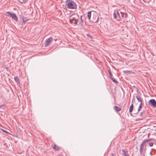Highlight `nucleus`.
<instances>
[{
	"mask_svg": "<svg viewBox=\"0 0 156 156\" xmlns=\"http://www.w3.org/2000/svg\"><path fill=\"white\" fill-rule=\"evenodd\" d=\"M113 15L114 19L118 21L126 19L127 16V13L122 12L120 9L115 10Z\"/></svg>",
	"mask_w": 156,
	"mask_h": 156,
	"instance_id": "obj_1",
	"label": "nucleus"
},
{
	"mask_svg": "<svg viewBox=\"0 0 156 156\" xmlns=\"http://www.w3.org/2000/svg\"><path fill=\"white\" fill-rule=\"evenodd\" d=\"M151 139L144 140L140 144V146H151Z\"/></svg>",
	"mask_w": 156,
	"mask_h": 156,
	"instance_id": "obj_2",
	"label": "nucleus"
},
{
	"mask_svg": "<svg viewBox=\"0 0 156 156\" xmlns=\"http://www.w3.org/2000/svg\"><path fill=\"white\" fill-rule=\"evenodd\" d=\"M67 8L70 9H76L77 8V5L73 2H70L68 3Z\"/></svg>",
	"mask_w": 156,
	"mask_h": 156,
	"instance_id": "obj_3",
	"label": "nucleus"
},
{
	"mask_svg": "<svg viewBox=\"0 0 156 156\" xmlns=\"http://www.w3.org/2000/svg\"><path fill=\"white\" fill-rule=\"evenodd\" d=\"M109 31L111 33H116L117 31V28L115 25L112 24L109 27Z\"/></svg>",
	"mask_w": 156,
	"mask_h": 156,
	"instance_id": "obj_4",
	"label": "nucleus"
},
{
	"mask_svg": "<svg viewBox=\"0 0 156 156\" xmlns=\"http://www.w3.org/2000/svg\"><path fill=\"white\" fill-rule=\"evenodd\" d=\"M6 13L8 14V16L11 17L12 19L15 21H18L17 17L15 13H12L10 12H6Z\"/></svg>",
	"mask_w": 156,
	"mask_h": 156,
	"instance_id": "obj_5",
	"label": "nucleus"
},
{
	"mask_svg": "<svg viewBox=\"0 0 156 156\" xmlns=\"http://www.w3.org/2000/svg\"><path fill=\"white\" fill-rule=\"evenodd\" d=\"M79 16L78 15H76L75 14H72L69 17V18H71L72 20H74L75 22L74 23V24L76 25L77 24L78 22L79 21L78 19Z\"/></svg>",
	"mask_w": 156,
	"mask_h": 156,
	"instance_id": "obj_6",
	"label": "nucleus"
},
{
	"mask_svg": "<svg viewBox=\"0 0 156 156\" xmlns=\"http://www.w3.org/2000/svg\"><path fill=\"white\" fill-rule=\"evenodd\" d=\"M148 104L154 108L156 107V101L154 99L150 100L148 101Z\"/></svg>",
	"mask_w": 156,
	"mask_h": 156,
	"instance_id": "obj_7",
	"label": "nucleus"
},
{
	"mask_svg": "<svg viewBox=\"0 0 156 156\" xmlns=\"http://www.w3.org/2000/svg\"><path fill=\"white\" fill-rule=\"evenodd\" d=\"M53 40V38L52 37H50L48 39H47L45 42L44 46L45 47H47L49 45L50 43Z\"/></svg>",
	"mask_w": 156,
	"mask_h": 156,
	"instance_id": "obj_8",
	"label": "nucleus"
},
{
	"mask_svg": "<svg viewBox=\"0 0 156 156\" xmlns=\"http://www.w3.org/2000/svg\"><path fill=\"white\" fill-rule=\"evenodd\" d=\"M122 154L124 156H129V155L128 153V151L126 149H124L122 150Z\"/></svg>",
	"mask_w": 156,
	"mask_h": 156,
	"instance_id": "obj_9",
	"label": "nucleus"
},
{
	"mask_svg": "<svg viewBox=\"0 0 156 156\" xmlns=\"http://www.w3.org/2000/svg\"><path fill=\"white\" fill-rule=\"evenodd\" d=\"M136 98L138 102H140V103H143V101L141 98V95H137L136 96Z\"/></svg>",
	"mask_w": 156,
	"mask_h": 156,
	"instance_id": "obj_10",
	"label": "nucleus"
},
{
	"mask_svg": "<svg viewBox=\"0 0 156 156\" xmlns=\"http://www.w3.org/2000/svg\"><path fill=\"white\" fill-rule=\"evenodd\" d=\"M151 143H152L151 144V146H152L154 144L155 145H156V140L154 138L151 139Z\"/></svg>",
	"mask_w": 156,
	"mask_h": 156,
	"instance_id": "obj_11",
	"label": "nucleus"
},
{
	"mask_svg": "<svg viewBox=\"0 0 156 156\" xmlns=\"http://www.w3.org/2000/svg\"><path fill=\"white\" fill-rule=\"evenodd\" d=\"M80 22L79 24L80 25L82 26H83L85 25V24L84 23L83 21V20L82 19V16H80Z\"/></svg>",
	"mask_w": 156,
	"mask_h": 156,
	"instance_id": "obj_12",
	"label": "nucleus"
},
{
	"mask_svg": "<svg viewBox=\"0 0 156 156\" xmlns=\"http://www.w3.org/2000/svg\"><path fill=\"white\" fill-rule=\"evenodd\" d=\"M114 109L117 112H118L121 110V108L115 106L114 107Z\"/></svg>",
	"mask_w": 156,
	"mask_h": 156,
	"instance_id": "obj_13",
	"label": "nucleus"
},
{
	"mask_svg": "<svg viewBox=\"0 0 156 156\" xmlns=\"http://www.w3.org/2000/svg\"><path fill=\"white\" fill-rule=\"evenodd\" d=\"M133 104H131V105L129 107V111L130 113H131L132 112L133 110Z\"/></svg>",
	"mask_w": 156,
	"mask_h": 156,
	"instance_id": "obj_14",
	"label": "nucleus"
},
{
	"mask_svg": "<svg viewBox=\"0 0 156 156\" xmlns=\"http://www.w3.org/2000/svg\"><path fill=\"white\" fill-rule=\"evenodd\" d=\"M143 105V103H140V104L139 107H138V111L136 113H137V112H138L141 110V108L142 107V105Z\"/></svg>",
	"mask_w": 156,
	"mask_h": 156,
	"instance_id": "obj_15",
	"label": "nucleus"
},
{
	"mask_svg": "<svg viewBox=\"0 0 156 156\" xmlns=\"http://www.w3.org/2000/svg\"><path fill=\"white\" fill-rule=\"evenodd\" d=\"M30 19H28L27 18L23 17V21L24 23H25L26 22L27 20H29Z\"/></svg>",
	"mask_w": 156,
	"mask_h": 156,
	"instance_id": "obj_16",
	"label": "nucleus"
},
{
	"mask_svg": "<svg viewBox=\"0 0 156 156\" xmlns=\"http://www.w3.org/2000/svg\"><path fill=\"white\" fill-rule=\"evenodd\" d=\"M123 73L127 74H130L132 73V72L130 71L126 70L123 71Z\"/></svg>",
	"mask_w": 156,
	"mask_h": 156,
	"instance_id": "obj_17",
	"label": "nucleus"
},
{
	"mask_svg": "<svg viewBox=\"0 0 156 156\" xmlns=\"http://www.w3.org/2000/svg\"><path fill=\"white\" fill-rule=\"evenodd\" d=\"M14 80H15L16 82L19 83H20L19 80L17 76L15 77L14 78Z\"/></svg>",
	"mask_w": 156,
	"mask_h": 156,
	"instance_id": "obj_18",
	"label": "nucleus"
},
{
	"mask_svg": "<svg viewBox=\"0 0 156 156\" xmlns=\"http://www.w3.org/2000/svg\"><path fill=\"white\" fill-rule=\"evenodd\" d=\"M91 16V12L89 11L87 13V17L88 19L90 20V17Z\"/></svg>",
	"mask_w": 156,
	"mask_h": 156,
	"instance_id": "obj_19",
	"label": "nucleus"
},
{
	"mask_svg": "<svg viewBox=\"0 0 156 156\" xmlns=\"http://www.w3.org/2000/svg\"><path fill=\"white\" fill-rule=\"evenodd\" d=\"M87 36L89 38L90 40H91L93 38V37L89 34H86Z\"/></svg>",
	"mask_w": 156,
	"mask_h": 156,
	"instance_id": "obj_20",
	"label": "nucleus"
},
{
	"mask_svg": "<svg viewBox=\"0 0 156 156\" xmlns=\"http://www.w3.org/2000/svg\"><path fill=\"white\" fill-rule=\"evenodd\" d=\"M111 80L112 81L115 83H118V81L115 79H114L113 77H112L111 78Z\"/></svg>",
	"mask_w": 156,
	"mask_h": 156,
	"instance_id": "obj_21",
	"label": "nucleus"
},
{
	"mask_svg": "<svg viewBox=\"0 0 156 156\" xmlns=\"http://www.w3.org/2000/svg\"><path fill=\"white\" fill-rule=\"evenodd\" d=\"M53 149L54 150H56V151H58L60 149V147H52Z\"/></svg>",
	"mask_w": 156,
	"mask_h": 156,
	"instance_id": "obj_22",
	"label": "nucleus"
},
{
	"mask_svg": "<svg viewBox=\"0 0 156 156\" xmlns=\"http://www.w3.org/2000/svg\"><path fill=\"white\" fill-rule=\"evenodd\" d=\"M140 147V154L141 155L142 154L144 147Z\"/></svg>",
	"mask_w": 156,
	"mask_h": 156,
	"instance_id": "obj_23",
	"label": "nucleus"
},
{
	"mask_svg": "<svg viewBox=\"0 0 156 156\" xmlns=\"http://www.w3.org/2000/svg\"><path fill=\"white\" fill-rule=\"evenodd\" d=\"M144 114H145V112L144 111H143V112H141L140 115V116L141 117H143L144 116Z\"/></svg>",
	"mask_w": 156,
	"mask_h": 156,
	"instance_id": "obj_24",
	"label": "nucleus"
},
{
	"mask_svg": "<svg viewBox=\"0 0 156 156\" xmlns=\"http://www.w3.org/2000/svg\"><path fill=\"white\" fill-rule=\"evenodd\" d=\"M1 130L3 132L5 133H6L7 134H10V133H9V132H8L6 130H4V129H1Z\"/></svg>",
	"mask_w": 156,
	"mask_h": 156,
	"instance_id": "obj_25",
	"label": "nucleus"
},
{
	"mask_svg": "<svg viewBox=\"0 0 156 156\" xmlns=\"http://www.w3.org/2000/svg\"><path fill=\"white\" fill-rule=\"evenodd\" d=\"M108 73H109V77L110 78H111V77H112V73H111V71L109 70H108Z\"/></svg>",
	"mask_w": 156,
	"mask_h": 156,
	"instance_id": "obj_26",
	"label": "nucleus"
},
{
	"mask_svg": "<svg viewBox=\"0 0 156 156\" xmlns=\"http://www.w3.org/2000/svg\"><path fill=\"white\" fill-rule=\"evenodd\" d=\"M73 21H74V20H72L71 18H70L69 22L71 23H73Z\"/></svg>",
	"mask_w": 156,
	"mask_h": 156,
	"instance_id": "obj_27",
	"label": "nucleus"
},
{
	"mask_svg": "<svg viewBox=\"0 0 156 156\" xmlns=\"http://www.w3.org/2000/svg\"><path fill=\"white\" fill-rule=\"evenodd\" d=\"M132 87L133 88H134L137 89V87L136 86H133Z\"/></svg>",
	"mask_w": 156,
	"mask_h": 156,
	"instance_id": "obj_28",
	"label": "nucleus"
},
{
	"mask_svg": "<svg viewBox=\"0 0 156 156\" xmlns=\"http://www.w3.org/2000/svg\"><path fill=\"white\" fill-rule=\"evenodd\" d=\"M51 146L55 147V146H57L55 144H52Z\"/></svg>",
	"mask_w": 156,
	"mask_h": 156,
	"instance_id": "obj_29",
	"label": "nucleus"
},
{
	"mask_svg": "<svg viewBox=\"0 0 156 156\" xmlns=\"http://www.w3.org/2000/svg\"><path fill=\"white\" fill-rule=\"evenodd\" d=\"M23 1L25 3H26L27 1V0H23Z\"/></svg>",
	"mask_w": 156,
	"mask_h": 156,
	"instance_id": "obj_30",
	"label": "nucleus"
},
{
	"mask_svg": "<svg viewBox=\"0 0 156 156\" xmlns=\"http://www.w3.org/2000/svg\"><path fill=\"white\" fill-rule=\"evenodd\" d=\"M112 156H114V154L113 153L111 154Z\"/></svg>",
	"mask_w": 156,
	"mask_h": 156,
	"instance_id": "obj_31",
	"label": "nucleus"
},
{
	"mask_svg": "<svg viewBox=\"0 0 156 156\" xmlns=\"http://www.w3.org/2000/svg\"><path fill=\"white\" fill-rule=\"evenodd\" d=\"M150 154L151 155V152H150Z\"/></svg>",
	"mask_w": 156,
	"mask_h": 156,
	"instance_id": "obj_32",
	"label": "nucleus"
},
{
	"mask_svg": "<svg viewBox=\"0 0 156 156\" xmlns=\"http://www.w3.org/2000/svg\"><path fill=\"white\" fill-rule=\"evenodd\" d=\"M134 97L133 98V101H132V102H133V99H134Z\"/></svg>",
	"mask_w": 156,
	"mask_h": 156,
	"instance_id": "obj_33",
	"label": "nucleus"
},
{
	"mask_svg": "<svg viewBox=\"0 0 156 156\" xmlns=\"http://www.w3.org/2000/svg\"><path fill=\"white\" fill-rule=\"evenodd\" d=\"M136 149H137V150L138 149V148H137V147H136Z\"/></svg>",
	"mask_w": 156,
	"mask_h": 156,
	"instance_id": "obj_34",
	"label": "nucleus"
}]
</instances>
